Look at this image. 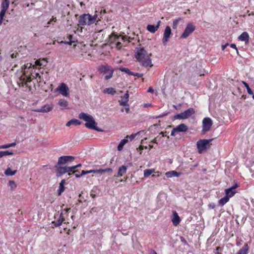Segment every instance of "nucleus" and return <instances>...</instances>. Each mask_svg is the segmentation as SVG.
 Returning <instances> with one entry per match:
<instances>
[{
    "instance_id": "f257e3e1",
    "label": "nucleus",
    "mask_w": 254,
    "mask_h": 254,
    "mask_svg": "<svg viewBox=\"0 0 254 254\" xmlns=\"http://www.w3.org/2000/svg\"><path fill=\"white\" fill-rule=\"evenodd\" d=\"M151 54H148L145 49L139 47L136 49L135 58L144 67H151L153 66L150 59Z\"/></svg>"
},
{
    "instance_id": "f03ea898",
    "label": "nucleus",
    "mask_w": 254,
    "mask_h": 254,
    "mask_svg": "<svg viewBox=\"0 0 254 254\" xmlns=\"http://www.w3.org/2000/svg\"><path fill=\"white\" fill-rule=\"evenodd\" d=\"M101 13L96 11L94 15L89 14H83L81 15L78 19V24L81 26L91 25L94 23L98 22L101 20Z\"/></svg>"
},
{
    "instance_id": "7ed1b4c3",
    "label": "nucleus",
    "mask_w": 254,
    "mask_h": 254,
    "mask_svg": "<svg viewBox=\"0 0 254 254\" xmlns=\"http://www.w3.org/2000/svg\"><path fill=\"white\" fill-rule=\"evenodd\" d=\"M78 118L85 122V126L88 128L94 129L95 130L101 131V130L97 128V124L93 117L87 113L81 112L78 115Z\"/></svg>"
},
{
    "instance_id": "20e7f679",
    "label": "nucleus",
    "mask_w": 254,
    "mask_h": 254,
    "mask_svg": "<svg viewBox=\"0 0 254 254\" xmlns=\"http://www.w3.org/2000/svg\"><path fill=\"white\" fill-rule=\"evenodd\" d=\"M70 210V208H66L60 212L59 211L56 212L54 216V220L52 221V224L55 227L60 226L65 220V218L68 215V212Z\"/></svg>"
},
{
    "instance_id": "39448f33",
    "label": "nucleus",
    "mask_w": 254,
    "mask_h": 254,
    "mask_svg": "<svg viewBox=\"0 0 254 254\" xmlns=\"http://www.w3.org/2000/svg\"><path fill=\"white\" fill-rule=\"evenodd\" d=\"M194 113V109L192 108H190L184 112L175 115L174 119L178 120L187 119Z\"/></svg>"
},
{
    "instance_id": "423d86ee",
    "label": "nucleus",
    "mask_w": 254,
    "mask_h": 254,
    "mask_svg": "<svg viewBox=\"0 0 254 254\" xmlns=\"http://www.w3.org/2000/svg\"><path fill=\"white\" fill-rule=\"evenodd\" d=\"M212 139H201L197 142V148L199 153H202Z\"/></svg>"
},
{
    "instance_id": "0eeeda50",
    "label": "nucleus",
    "mask_w": 254,
    "mask_h": 254,
    "mask_svg": "<svg viewBox=\"0 0 254 254\" xmlns=\"http://www.w3.org/2000/svg\"><path fill=\"white\" fill-rule=\"evenodd\" d=\"M194 30L195 26L193 24L191 23H188L181 37L182 38H187L194 31Z\"/></svg>"
},
{
    "instance_id": "6e6552de",
    "label": "nucleus",
    "mask_w": 254,
    "mask_h": 254,
    "mask_svg": "<svg viewBox=\"0 0 254 254\" xmlns=\"http://www.w3.org/2000/svg\"><path fill=\"white\" fill-rule=\"evenodd\" d=\"M212 121L209 118H205L202 121V131L205 133L210 130Z\"/></svg>"
},
{
    "instance_id": "1a4fd4ad",
    "label": "nucleus",
    "mask_w": 254,
    "mask_h": 254,
    "mask_svg": "<svg viewBox=\"0 0 254 254\" xmlns=\"http://www.w3.org/2000/svg\"><path fill=\"white\" fill-rule=\"evenodd\" d=\"M59 93L64 97L68 96L69 94V88L68 86L64 83H62L56 89Z\"/></svg>"
},
{
    "instance_id": "9d476101",
    "label": "nucleus",
    "mask_w": 254,
    "mask_h": 254,
    "mask_svg": "<svg viewBox=\"0 0 254 254\" xmlns=\"http://www.w3.org/2000/svg\"><path fill=\"white\" fill-rule=\"evenodd\" d=\"M188 127L184 124H181L177 127L174 128L171 131V135L175 136V133L178 132H186L188 130Z\"/></svg>"
},
{
    "instance_id": "9b49d317",
    "label": "nucleus",
    "mask_w": 254,
    "mask_h": 254,
    "mask_svg": "<svg viewBox=\"0 0 254 254\" xmlns=\"http://www.w3.org/2000/svg\"><path fill=\"white\" fill-rule=\"evenodd\" d=\"M74 160V157L72 156H63L59 158L58 165H63L71 162Z\"/></svg>"
},
{
    "instance_id": "f8f14e48",
    "label": "nucleus",
    "mask_w": 254,
    "mask_h": 254,
    "mask_svg": "<svg viewBox=\"0 0 254 254\" xmlns=\"http://www.w3.org/2000/svg\"><path fill=\"white\" fill-rule=\"evenodd\" d=\"M53 108L54 106L53 104H45L42 106L41 108L35 109L34 111L40 113H48L51 111Z\"/></svg>"
},
{
    "instance_id": "ddd939ff",
    "label": "nucleus",
    "mask_w": 254,
    "mask_h": 254,
    "mask_svg": "<svg viewBox=\"0 0 254 254\" xmlns=\"http://www.w3.org/2000/svg\"><path fill=\"white\" fill-rule=\"evenodd\" d=\"M238 187V185L237 183H235L233 186L229 189H227L225 190L226 196L228 197L229 199L233 196L236 193L235 190Z\"/></svg>"
},
{
    "instance_id": "4468645a",
    "label": "nucleus",
    "mask_w": 254,
    "mask_h": 254,
    "mask_svg": "<svg viewBox=\"0 0 254 254\" xmlns=\"http://www.w3.org/2000/svg\"><path fill=\"white\" fill-rule=\"evenodd\" d=\"M171 34V28L167 26L166 27L164 34H163V38L162 39V42L164 45H166L167 43L168 42L170 35Z\"/></svg>"
},
{
    "instance_id": "2eb2a0df",
    "label": "nucleus",
    "mask_w": 254,
    "mask_h": 254,
    "mask_svg": "<svg viewBox=\"0 0 254 254\" xmlns=\"http://www.w3.org/2000/svg\"><path fill=\"white\" fill-rule=\"evenodd\" d=\"M101 70L103 72H105L106 74L105 76V78L106 79H110L113 75V70L112 68L108 66H104L101 68Z\"/></svg>"
},
{
    "instance_id": "dca6fc26",
    "label": "nucleus",
    "mask_w": 254,
    "mask_h": 254,
    "mask_svg": "<svg viewBox=\"0 0 254 254\" xmlns=\"http://www.w3.org/2000/svg\"><path fill=\"white\" fill-rule=\"evenodd\" d=\"M172 221L173 225L175 226H177L179 224L181 221V219L180 218L179 216L178 215L177 212L175 211H173V216L172 218Z\"/></svg>"
},
{
    "instance_id": "f3484780",
    "label": "nucleus",
    "mask_w": 254,
    "mask_h": 254,
    "mask_svg": "<svg viewBox=\"0 0 254 254\" xmlns=\"http://www.w3.org/2000/svg\"><path fill=\"white\" fill-rule=\"evenodd\" d=\"M161 21H158L156 25H148L147 26L146 29L147 30L151 33H154L159 28L160 25Z\"/></svg>"
},
{
    "instance_id": "a211bd4d",
    "label": "nucleus",
    "mask_w": 254,
    "mask_h": 254,
    "mask_svg": "<svg viewBox=\"0 0 254 254\" xmlns=\"http://www.w3.org/2000/svg\"><path fill=\"white\" fill-rule=\"evenodd\" d=\"M129 94L128 91H127L125 95L121 97V100L119 101L120 104L122 106H128L127 104L128 101Z\"/></svg>"
},
{
    "instance_id": "6ab92c4d",
    "label": "nucleus",
    "mask_w": 254,
    "mask_h": 254,
    "mask_svg": "<svg viewBox=\"0 0 254 254\" xmlns=\"http://www.w3.org/2000/svg\"><path fill=\"white\" fill-rule=\"evenodd\" d=\"M47 64V61L46 59H39L35 61V64H33V67L37 68L41 66H45Z\"/></svg>"
},
{
    "instance_id": "aec40b11",
    "label": "nucleus",
    "mask_w": 254,
    "mask_h": 254,
    "mask_svg": "<svg viewBox=\"0 0 254 254\" xmlns=\"http://www.w3.org/2000/svg\"><path fill=\"white\" fill-rule=\"evenodd\" d=\"M118 40H120V36L116 34L115 33H113L109 36V42L110 44L113 43L118 41Z\"/></svg>"
},
{
    "instance_id": "412c9836",
    "label": "nucleus",
    "mask_w": 254,
    "mask_h": 254,
    "mask_svg": "<svg viewBox=\"0 0 254 254\" xmlns=\"http://www.w3.org/2000/svg\"><path fill=\"white\" fill-rule=\"evenodd\" d=\"M238 39L241 41H245L246 43H248L249 40V34L247 32H244L239 36Z\"/></svg>"
},
{
    "instance_id": "4be33fe9",
    "label": "nucleus",
    "mask_w": 254,
    "mask_h": 254,
    "mask_svg": "<svg viewBox=\"0 0 254 254\" xmlns=\"http://www.w3.org/2000/svg\"><path fill=\"white\" fill-rule=\"evenodd\" d=\"M181 173H178L175 171H171L167 172L165 173V176L167 178H172L173 177H178L181 176Z\"/></svg>"
},
{
    "instance_id": "5701e85b",
    "label": "nucleus",
    "mask_w": 254,
    "mask_h": 254,
    "mask_svg": "<svg viewBox=\"0 0 254 254\" xmlns=\"http://www.w3.org/2000/svg\"><path fill=\"white\" fill-rule=\"evenodd\" d=\"M113 172V170L111 168H106V169H100L98 170H95V173L102 175L105 173H111Z\"/></svg>"
},
{
    "instance_id": "b1692460",
    "label": "nucleus",
    "mask_w": 254,
    "mask_h": 254,
    "mask_svg": "<svg viewBox=\"0 0 254 254\" xmlns=\"http://www.w3.org/2000/svg\"><path fill=\"white\" fill-rule=\"evenodd\" d=\"M127 168L126 166L124 165H122L121 166L118 172V175L117 177H121L124 174H125L127 172Z\"/></svg>"
},
{
    "instance_id": "393cba45",
    "label": "nucleus",
    "mask_w": 254,
    "mask_h": 254,
    "mask_svg": "<svg viewBox=\"0 0 254 254\" xmlns=\"http://www.w3.org/2000/svg\"><path fill=\"white\" fill-rule=\"evenodd\" d=\"M58 104L62 108V109H64L67 107L68 102L65 99H62L59 100Z\"/></svg>"
},
{
    "instance_id": "a878e982",
    "label": "nucleus",
    "mask_w": 254,
    "mask_h": 254,
    "mask_svg": "<svg viewBox=\"0 0 254 254\" xmlns=\"http://www.w3.org/2000/svg\"><path fill=\"white\" fill-rule=\"evenodd\" d=\"M80 124H81V122L79 120L74 119H72V120H70L69 121H68L66 124V126L69 127L72 125L77 126V125H80Z\"/></svg>"
},
{
    "instance_id": "bb28decb",
    "label": "nucleus",
    "mask_w": 254,
    "mask_h": 254,
    "mask_svg": "<svg viewBox=\"0 0 254 254\" xmlns=\"http://www.w3.org/2000/svg\"><path fill=\"white\" fill-rule=\"evenodd\" d=\"M128 142V139L124 138L122 139L118 146V150L121 151L123 150L124 146Z\"/></svg>"
},
{
    "instance_id": "cd10ccee",
    "label": "nucleus",
    "mask_w": 254,
    "mask_h": 254,
    "mask_svg": "<svg viewBox=\"0 0 254 254\" xmlns=\"http://www.w3.org/2000/svg\"><path fill=\"white\" fill-rule=\"evenodd\" d=\"M65 184V180H62L60 183L59 188L58 190V194L59 195H61L62 193L64 190V185Z\"/></svg>"
},
{
    "instance_id": "c85d7f7f",
    "label": "nucleus",
    "mask_w": 254,
    "mask_h": 254,
    "mask_svg": "<svg viewBox=\"0 0 254 254\" xmlns=\"http://www.w3.org/2000/svg\"><path fill=\"white\" fill-rule=\"evenodd\" d=\"M9 0H3L1 4V9L7 10L9 7Z\"/></svg>"
},
{
    "instance_id": "c756f323",
    "label": "nucleus",
    "mask_w": 254,
    "mask_h": 254,
    "mask_svg": "<svg viewBox=\"0 0 254 254\" xmlns=\"http://www.w3.org/2000/svg\"><path fill=\"white\" fill-rule=\"evenodd\" d=\"M103 92L108 94L114 95L116 93V91L114 88L110 87L105 89Z\"/></svg>"
},
{
    "instance_id": "7c9ffc66",
    "label": "nucleus",
    "mask_w": 254,
    "mask_h": 254,
    "mask_svg": "<svg viewBox=\"0 0 254 254\" xmlns=\"http://www.w3.org/2000/svg\"><path fill=\"white\" fill-rule=\"evenodd\" d=\"M57 171H58V173L60 175H63L64 174H65V173L68 172V170L67 169V166L59 167L58 168Z\"/></svg>"
},
{
    "instance_id": "2f4dec72",
    "label": "nucleus",
    "mask_w": 254,
    "mask_h": 254,
    "mask_svg": "<svg viewBox=\"0 0 254 254\" xmlns=\"http://www.w3.org/2000/svg\"><path fill=\"white\" fill-rule=\"evenodd\" d=\"M16 172H17V170H14V171H12L10 168H7L4 172V174L6 176H13L15 174Z\"/></svg>"
},
{
    "instance_id": "473e14b6",
    "label": "nucleus",
    "mask_w": 254,
    "mask_h": 254,
    "mask_svg": "<svg viewBox=\"0 0 254 254\" xmlns=\"http://www.w3.org/2000/svg\"><path fill=\"white\" fill-rule=\"evenodd\" d=\"M229 199L228 198V197L226 196V195L221 198L219 201H218V203L221 206H223L224 205H225L227 202H228Z\"/></svg>"
},
{
    "instance_id": "72a5a7b5",
    "label": "nucleus",
    "mask_w": 254,
    "mask_h": 254,
    "mask_svg": "<svg viewBox=\"0 0 254 254\" xmlns=\"http://www.w3.org/2000/svg\"><path fill=\"white\" fill-rule=\"evenodd\" d=\"M68 40L65 41H62L61 43L66 44H71L72 43H74L75 41L72 39V36L69 35L67 36Z\"/></svg>"
},
{
    "instance_id": "f704fd0d",
    "label": "nucleus",
    "mask_w": 254,
    "mask_h": 254,
    "mask_svg": "<svg viewBox=\"0 0 254 254\" xmlns=\"http://www.w3.org/2000/svg\"><path fill=\"white\" fill-rule=\"evenodd\" d=\"M13 154V153L12 152L8 150L0 151V158L5 156L12 155Z\"/></svg>"
},
{
    "instance_id": "c9c22d12",
    "label": "nucleus",
    "mask_w": 254,
    "mask_h": 254,
    "mask_svg": "<svg viewBox=\"0 0 254 254\" xmlns=\"http://www.w3.org/2000/svg\"><path fill=\"white\" fill-rule=\"evenodd\" d=\"M155 172L154 169H146L144 171V177H148Z\"/></svg>"
},
{
    "instance_id": "e433bc0d",
    "label": "nucleus",
    "mask_w": 254,
    "mask_h": 254,
    "mask_svg": "<svg viewBox=\"0 0 254 254\" xmlns=\"http://www.w3.org/2000/svg\"><path fill=\"white\" fill-rule=\"evenodd\" d=\"M119 69L121 70L122 72H125L127 73L128 75H131L133 74V72L131 71L128 68L120 67L119 68Z\"/></svg>"
},
{
    "instance_id": "4c0bfd02",
    "label": "nucleus",
    "mask_w": 254,
    "mask_h": 254,
    "mask_svg": "<svg viewBox=\"0 0 254 254\" xmlns=\"http://www.w3.org/2000/svg\"><path fill=\"white\" fill-rule=\"evenodd\" d=\"M16 145L15 143H8L4 145H0V149H6L9 148L10 147H13Z\"/></svg>"
},
{
    "instance_id": "58836bf2",
    "label": "nucleus",
    "mask_w": 254,
    "mask_h": 254,
    "mask_svg": "<svg viewBox=\"0 0 254 254\" xmlns=\"http://www.w3.org/2000/svg\"><path fill=\"white\" fill-rule=\"evenodd\" d=\"M8 186L10 187V190H12L17 187V185L14 181H9L8 182Z\"/></svg>"
},
{
    "instance_id": "ea45409f",
    "label": "nucleus",
    "mask_w": 254,
    "mask_h": 254,
    "mask_svg": "<svg viewBox=\"0 0 254 254\" xmlns=\"http://www.w3.org/2000/svg\"><path fill=\"white\" fill-rule=\"evenodd\" d=\"M6 10L2 9L0 12V25L2 24L3 17L5 15Z\"/></svg>"
},
{
    "instance_id": "a19ab883",
    "label": "nucleus",
    "mask_w": 254,
    "mask_h": 254,
    "mask_svg": "<svg viewBox=\"0 0 254 254\" xmlns=\"http://www.w3.org/2000/svg\"><path fill=\"white\" fill-rule=\"evenodd\" d=\"M181 20V18H178L177 19H175L173 22V28L176 29L179 23V22Z\"/></svg>"
},
{
    "instance_id": "79ce46f5",
    "label": "nucleus",
    "mask_w": 254,
    "mask_h": 254,
    "mask_svg": "<svg viewBox=\"0 0 254 254\" xmlns=\"http://www.w3.org/2000/svg\"><path fill=\"white\" fill-rule=\"evenodd\" d=\"M57 21V18L55 17L52 16V18L48 22V25L46 26L47 27H49V25L52 24L54 25V23Z\"/></svg>"
},
{
    "instance_id": "37998d69",
    "label": "nucleus",
    "mask_w": 254,
    "mask_h": 254,
    "mask_svg": "<svg viewBox=\"0 0 254 254\" xmlns=\"http://www.w3.org/2000/svg\"><path fill=\"white\" fill-rule=\"evenodd\" d=\"M120 36V40L123 41H127L128 42H130V40L132 39L130 37H127V36Z\"/></svg>"
},
{
    "instance_id": "c03bdc74",
    "label": "nucleus",
    "mask_w": 254,
    "mask_h": 254,
    "mask_svg": "<svg viewBox=\"0 0 254 254\" xmlns=\"http://www.w3.org/2000/svg\"><path fill=\"white\" fill-rule=\"evenodd\" d=\"M90 173H95V170H90L89 171H82L81 175H86Z\"/></svg>"
},
{
    "instance_id": "a18cd8bd",
    "label": "nucleus",
    "mask_w": 254,
    "mask_h": 254,
    "mask_svg": "<svg viewBox=\"0 0 254 254\" xmlns=\"http://www.w3.org/2000/svg\"><path fill=\"white\" fill-rule=\"evenodd\" d=\"M31 76L33 78H38V79L39 80V81H41V76L40 75L39 73H33V74H31Z\"/></svg>"
},
{
    "instance_id": "49530a36",
    "label": "nucleus",
    "mask_w": 254,
    "mask_h": 254,
    "mask_svg": "<svg viewBox=\"0 0 254 254\" xmlns=\"http://www.w3.org/2000/svg\"><path fill=\"white\" fill-rule=\"evenodd\" d=\"M73 174H74L75 175V176L76 177V178H79L81 176H83V175H81V173L80 174H78V171L77 170H75L74 171H73L72 172Z\"/></svg>"
},
{
    "instance_id": "de8ad7c7",
    "label": "nucleus",
    "mask_w": 254,
    "mask_h": 254,
    "mask_svg": "<svg viewBox=\"0 0 254 254\" xmlns=\"http://www.w3.org/2000/svg\"><path fill=\"white\" fill-rule=\"evenodd\" d=\"M122 47V45L121 43L120 42V40H118L116 42V48L118 49H120Z\"/></svg>"
},
{
    "instance_id": "09e8293b",
    "label": "nucleus",
    "mask_w": 254,
    "mask_h": 254,
    "mask_svg": "<svg viewBox=\"0 0 254 254\" xmlns=\"http://www.w3.org/2000/svg\"><path fill=\"white\" fill-rule=\"evenodd\" d=\"M25 69L27 68H30L32 67H33V64H32L31 63H27L26 64H25Z\"/></svg>"
},
{
    "instance_id": "8fccbe9b",
    "label": "nucleus",
    "mask_w": 254,
    "mask_h": 254,
    "mask_svg": "<svg viewBox=\"0 0 254 254\" xmlns=\"http://www.w3.org/2000/svg\"><path fill=\"white\" fill-rule=\"evenodd\" d=\"M67 169L68 170V172L67 173L73 172V171H75L74 170L75 168H74V166H72V167H67Z\"/></svg>"
},
{
    "instance_id": "3c124183",
    "label": "nucleus",
    "mask_w": 254,
    "mask_h": 254,
    "mask_svg": "<svg viewBox=\"0 0 254 254\" xmlns=\"http://www.w3.org/2000/svg\"><path fill=\"white\" fill-rule=\"evenodd\" d=\"M230 46L232 48H233L236 50L237 54L238 55L239 52H238V49L237 48L236 45L235 44H231L230 45Z\"/></svg>"
},
{
    "instance_id": "603ef678",
    "label": "nucleus",
    "mask_w": 254,
    "mask_h": 254,
    "mask_svg": "<svg viewBox=\"0 0 254 254\" xmlns=\"http://www.w3.org/2000/svg\"><path fill=\"white\" fill-rule=\"evenodd\" d=\"M247 90L248 94H249L250 95H252V96H253V95H254L253 94V92L252 91V90H251V89L250 88V87H248V88H247Z\"/></svg>"
},
{
    "instance_id": "864d4df0",
    "label": "nucleus",
    "mask_w": 254,
    "mask_h": 254,
    "mask_svg": "<svg viewBox=\"0 0 254 254\" xmlns=\"http://www.w3.org/2000/svg\"><path fill=\"white\" fill-rule=\"evenodd\" d=\"M132 75H133L134 76H137V77H140L142 76V74H140V73H133V74H132Z\"/></svg>"
},
{
    "instance_id": "5fc2aeb1",
    "label": "nucleus",
    "mask_w": 254,
    "mask_h": 254,
    "mask_svg": "<svg viewBox=\"0 0 254 254\" xmlns=\"http://www.w3.org/2000/svg\"><path fill=\"white\" fill-rule=\"evenodd\" d=\"M134 137V136L133 135H127L126 136V137L125 138L127 139V138H130V140H132Z\"/></svg>"
},
{
    "instance_id": "6e6d98bb",
    "label": "nucleus",
    "mask_w": 254,
    "mask_h": 254,
    "mask_svg": "<svg viewBox=\"0 0 254 254\" xmlns=\"http://www.w3.org/2000/svg\"><path fill=\"white\" fill-rule=\"evenodd\" d=\"M229 45V44L228 43H226V44L225 45H222L221 46V48H222V50L223 51H224L225 50V49Z\"/></svg>"
},
{
    "instance_id": "4d7b16f0",
    "label": "nucleus",
    "mask_w": 254,
    "mask_h": 254,
    "mask_svg": "<svg viewBox=\"0 0 254 254\" xmlns=\"http://www.w3.org/2000/svg\"><path fill=\"white\" fill-rule=\"evenodd\" d=\"M148 92H150V93H153L154 92V89L152 88V87H150L148 89V91H147Z\"/></svg>"
},
{
    "instance_id": "13d9d810",
    "label": "nucleus",
    "mask_w": 254,
    "mask_h": 254,
    "mask_svg": "<svg viewBox=\"0 0 254 254\" xmlns=\"http://www.w3.org/2000/svg\"><path fill=\"white\" fill-rule=\"evenodd\" d=\"M242 83L244 85V86L246 88V89L248 88V87H249L248 84L247 82H246L245 81H243Z\"/></svg>"
},
{
    "instance_id": "bf43d9fd",
    "label": "nucleus",
    "mask_w": 254,
    "mask_h": 254,
    "mask_svg": "<svg viewBox=\"0 0 254 254\" xmlns=\"http://www.w3.org/2000/svg\"><path fill=\"white\" fill-rule=\"evenodd\" d=\"M17 54H14V53H13L11 55V57L12 59H13V58H15L16 57V56H17Z\"/></svg>"
},
{
    "instance_id": "052dcab7",
    "label": "nucleus",
    "mask_w": 254,
    "mask_h": 254,
    "mask_svg": "<svg viewBox=\"0 0 254 254\" xmlns=\"http://www.w3.org/2000/svg\"><path fill=\"white\" fill-rule=\"evenodd\" d=\"M167 115V114H162V115H159L158 116L156 117V118H162V117H164L165 116H166Z\"/></svg>"
},
{
    "instance_id": "680f3d73",
    "label": "nucleus",
    "mask_w": 254,
    "mask_h": 254,
    "mask_svg": "<svg viewBox=\"0 0 254 254\" xmlns=\"http://www.w3.org/2000/svg\"><path fill=\"white\" fill-rule=\"evenodd\" d=\"M151 142L157 143L156 138H154L153 140L151 141Z\"/></svg>"
},
{
    "instance_id": "e2e57ef3",
    "label": "nucleus",
    "mask_w": 254,
    "mask_h": 254,
    "mask_svg": "<svg viewBox=\"0 0 254 254\" xmlns=\"http://www.w3.org/2000/svg\"><path fill=\"white\" fill-rule=\"evenodd\" d=\"M81 166V164H78L77 165L74 166L75 169L80 167Z\"/></svg>"
},
{
    "instance_id": "0e129e2a",
    "label": "nucleus",
    "mask_w": 254,
    "mask_h": 254,
    "mask_svg": "<svg viewBox=\"0 0 254 254\" xmlns=\"http://www.w3.org/2000/svg\"><path fill=\"white\" fill-rule=\"evenodd\" d=\"M150 254H157L154 250H151L150 251Z\"/></svg>"
},
{
    "instance_id": "69168bd1",
    "label": "nucleus",
    "mask_w": 254,
    "mask_h": 254,
    "mask_svg": "<svg viewBox=\"0 0 254 254\" xmlns=\"http://www.w3.org/2000/svg\"><path fill=\"white\" fill-rule=\"evenodd\" d=\"M31 76L29 77L28 78L27 80H26V81H27V82H30V81H31Z\"/></svg>"
},
{
    "instance_id": "338daca9",
    "label": "nucleus",
    "mask_w": 254,
    "mask_h": 254,
    "mask_svg": "<svg viewBox=\"0 0 254 254\" xmlns=\"http://www.w3.org/2000/svg\"><path fill=\"white\" fill-rule=\"evenodd\" d=\"M250 15H254V12H252L251 13H249V16H250Z\"/></svg>"
},
{
    "instance_id": "774afa93",
    "label": "nucleus",
    "mask_w": 254,
    "mask_h": 254,
    "mask_svg": "<svg viewBox=\"0 0 254 254\" xmlns=\"http://www.w3.org/2000/svg\"><path fill=\"white\" fill-rule=\"evenodd\" d=\"M125 110L127 112V113H128L129 110V109L128 108H126Z\"/></svg>"
}]
</instances>
